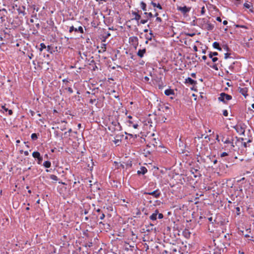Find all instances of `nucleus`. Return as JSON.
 Listing matches in <instances>:
<instances>
[{
	"instance_id": "obj_1",
	"label": "nucleus",
	"mask_w": 254,
	"mask_h": 254,
	"mask_svg": "<svg viewBox=\"0 0 254 254\" xmlns=\"http://www.w3.org/2000/svg\"><path fill=\"white\" fill-rule=\"evenodd\" d=\"M232 98V97L231 95L223 92L220 94V96L218 99L219 101H221L224 103H226L227 101L231 100Z\"/></svg>"
},
{
	"instance_id": "obj_2",
	"label": "nucleus",
	"mask_w": 254,
	"mask_h": 254,
	"mask_svg": "<svg viewBox=\"0 0 254 254\" xmlns=\"http://www.w3.org/2000/svg\"><path fill=\"white\" fill-rule=\"evenodd\" d=\"M144 194H148V195H152L154 197L156 198H159L161 193V192L159 190V189H157L152 192H144L143 193Z\"/></svg>"
},
{
	"instance_id": "obj_3",
	"label": "nucleus",
	"mask_w": 254,
	"mask_h": 254,
	"mask_svg": "<svg viewBox=\"0 0 254 254\" xmlns=\"http://www.w3.org/2000/svg\"><path fill=\"white\" fill-rule=\"evenodd\" d=\"M32 156L35 158L37 159L38 161L37 163L38 164H41L43 161V157L41 156L40 153L38 151H34L32 153Z\"/></svg>"
},
{
	"instance_id": "obj_4",
	"label": "nucleus",
	"mask_w": 254,
	"mask_h": 254,
	"mask_svg": "<svg viewBox=\"0 0 254 254\" xmlns=\"http://www.w3.org/2000/svg\"><path fill=\"white\" fill-rule=\"evenodd\" d=\"M177 10L181 11L184 15L189 12L190 10V7L184 6H177Z\"/></svg>"
},
{
	"instance_id": "obj_5",
	"label": "nucleus",
	"mask_w": 254,
	"mask_h": 254,
	"mask_svg": "<svg viewBox=\"0 0 254 254\" xmlns=\"http://www.w3.org/2000/svg\"><path fill=\"white\" fill-rule=\"evenodd\" d=\"M246 125L243 124V125L240 126V127H234L237 132L240 133V134L244 135L245 132V127Z\"/></svg>"
},
{
	"instance_id": "obj_6",
	"label": "nucleus",
	"mask_w": 254,
	"mask_h": 254,
	"mask_svg": "<svg viewBox=\"0 0 254 254\" xmlns=\"http://www.w3.org/2000/svg\"><path fill=\"white\" fill-rule=\"evenodd\" d=\"M132 14L134 15V17L132 19V20H135L137 21V25H139V21L141 18V16L139 14V11L138 10L137 12L136 11H132Z\"/></svg>"
},
{
	"instance_id": "obj_7",
	"label": "nucleus",
	"mask_w": 254,
	"mask_h": 254,
	"mask_svg": "<svg viewBox=\"0 0 254 254\" xmlns=\"http://www.w3.org/2000/svg\"><path fill=\"white\" fill-rule=\"evenodd\" d=\"M73 31H74L75 32L78 31L80 33H84L83 29V28L81 26L78 27V28H74L73 27V26H70V28H69V32L70 33H71Z\"/></svg>"
},
{
	"instance_id": "obj_8",
	"label": "nucleus",
	"mask_w": 254,
	"mask_h": 254,
	"mask_svg": "<svg viewBox=\"0 0 254 254\" xmlns=\"http://www.w3.org/2000/svg\"><path fill=\"white\" fill-rule=\"evenodd\" d=\"M138 38L136 36H132L129 38V42L134 45H138Z\"/></svg>"
},
{
	"instance_id": "obj_9",
	"label": "nucleus",
	"mask_w": 254,
	"mask_h": 254,
	"mask_svg": "<svg viewBox=\"0 0 254 254\" xmlns=\"http://www.w3.org/2000/svg\"><path fill=\"white\" fill-rule=\"evenodd\" d=\"M112 125L116 127L117 130H121L122 129V127L120 123L118 121H113L112 122Z\"/></svg>"
},
{
	"instance_id": "obj_10",
	"label": "nucleus",
	"mask_w": 254,
	"mask_h": 254,
	"mask_svg": "<svg viewBox=\"0 0 254 254\" xmlns=\"http://www.w3.org/2000/svg\"><path fill=\"white\" fill-rule=\"evenodd\" d=\"M186 83H188L190 85H195L197 83L196 81L193 80L190 77H188L186 79Z\"/></svg>"
},
{
	"instance_id": "obj_11",
	"label": "nucleus",
	"mask_w": 254,
	"mask_h": 254,
	"mask_svg": "<svg viewBox=\"0 0 254 254\" xmlns=\"http://www.w3.org/2000/svg\"><path fill=\"white\" fill-rule=\"evenodd\" d=\"M7 12V10L5 8L0 9V19L3 20V18L5 16Z\"/></svg>"
},
{
	"instance_id": "obj_12",
	"label": "nucleus",
	"mask_w": 254,
	"mask_h": 254,
	"mask_svg": "<svg viewBox=\"0 0 254 254\" xmlns=\"http://www.w3.org/2000/svg\"><path fill=\"white\" fill-rule=\"evenodd\" d=\"M147 172V169H146V167H141L140 168V170L137 171V174H138V175H140V174L144 175Z\"/></svg>"
},
{
	"instance_id": "obj_13",
	"label": "nucleus",
	"mask_w": 254,
	"mask_h": 254,
	"mask_svg": "<svg viewBox=\"0 0 254 254\" xmlns=\"http://www.w3.org/2000/svg\"><path fill=\"white\" fill-rule=\"evenodd\" d=\"M164 93L166 96H170L171 95H174L175 94V92H174V90L171 89H168L166 90L164 92Z\"/></svg>"
},
{
	"instance_id": "obj_14",
	"label": "nucleus",
	"mask_w": 254,
	"mask_h": 254,
	"mask_svg": "<svg viewBox=\"0 0 254 254\" xmlns=\"http://www.w3.org/2000/svg\"><path fill=\"white\" fill-rule=\"evenodd\" d=\"M146 52V49H140L138 50L137 53V55L138 57H140V58H142L143 56H144V54Z\"/></svg>"
},
{
	"instance_id": "obj_15",
	"label": "nucleus",
	"mask_w": 254,
	"mask_h": 254,
	"mask_svg": "<svg viewBox=\"0 0 254 254\" xmlns=\"http://www.w3.org/2000/svg\"><path fill=\"white\" fill-rule=\"evenodd\" d=\"M239 92L245 97H246L248 95V94H247V89L246 88H240Z\"/></svg>"
},
{
	"instance_id": "obj_16",
	"label": "nucleus",
	"mask_w": 254,
	"mask_h": 254,
	"mask_svg": "<svg viewBox=\"0 0 254 254\" xmlns=\"http://www.w3.org/2000/svg\"><path fill=\"white\" fill-rule=\"evenodd\" d=\"M213 47L214 48L216 49L219 51L222 50V48L220 47L219 43L217 42H214L213 43Z\"/></svg>"
},
{
	"instance_id": "obj_17",
	"label": "nucleus",
	"mask_w": 254,
	"mask_h": 254,
	"mask_svg": "<svg viewBox=\"0 0 254 254\" xmlns=\"http://www.w3.org/2000/svg\"><path fill=\"white\" fill-rule=\"evenodd\" d=\"M63 123H64L65 124L64 125H63V126L60 125V127H59V126L57 127V128H60L62 130H65L66 128L65 124L67 123V122L66 121H61V124H63Z\"/></svg>"
},
{
	"instance_id": "obj_18",
	"label": "nucleus",
	"mask_w": 254,
	"mask_h": 254,
	"mask_svg": "<svg viewBox=\"0 0 254 254\" xmlns=\"http://www.w3.org/2000/svg\"><path fill=\"white\" fill-rule=\"evenodd\" d=\"M101 50L98 51V53H102L106 51V44H102L101 45Z\"/></svg>"
},
{
	"instance_id": "obj_19",
	"label": "nucleus",
	"mask_w": 254,
	"mask_h": 254,
	"mask_svg": "<svg viewBox=\"0 0 254 254\" xmlns=\"http://www.w3.org/2000/svg\"><path fill=\"white\" fill-rule=\"evenodd\" d=\"M244 6L246 7L247 9H249L251 11H253V5H250V4L248 3L247 2H245L244 4Z\"/></svg>"
},
{
	"instance_id": "obj_20",
	"label": "nucleus",
	"mask_w": 254,
	"mask_h": 254,
	"mask_svg": "<svg viewBox=\"0 0 254 254\" xmlns=\"http://www.w3.org/2000/svg\"><path fill=\"white\" fill-rule=\"evenodd\" d=\"M128 123L129 124L128 126L129 127H132L134 128H137L138 127V124H134L132 121H128Z\"/></svg>"
},
{
	"instance_id": "obj_21",
	"label": "nucleus",
	"mask_w": 254,
	"mask_h": 254,
	"mask_svg": "<svg viewBox=\"0 0 254 254\" xmlns=\"http://www.w3.org/2000/svg\"><path fill=\"white\" fill-rule=\"evenodd\" d=\"M222 141L224 143H226V144H228V143H230L231 144V145L232 146L234 147V145H233V143L231 141L229 138H227L226 139L224 140V137L223 138V139H222Z\"/></svg>"
},
{
	"instance_id": "obj_22",
	"label": "nucleus",
	"mask_w": 254,
	"mask_h": 254,
	"mask_svg": "<svg viewBox=\"0 0 254 254\" xmlns=\"http://www.w3.org/2000/svg\"><path fill=\"white\" fill-rule=\"evenodd\" d=\"M43 166L46 168H49L51 166V163L49 161H45L43 163Z\"/></svg>"
},
{
	"instance_id": "obj_23",
	"label": "nucleus",
	"mask_w": 254,
	"mask_h": 254,
	"mask_svg": "<svg viewBox=\"0 0 254 254\" xmlns=\"http://www.w3.org/2000/svg\"><path fill=\"white\" fill-rule=\"evenodd\" d=\"M206 23H207L206 29L209 31L212 30L214 28V26L212 24L208 23L207 21Z\"/></svg>"
},
{
	"instance_id": "obj_24",
	"label": "nucleus",
	"mask_w": 254,
	"mask_h": 254,
	"mask_svg": "<svg viewBox=\"0 0 254 254\" xmlns=\"http://www.w3.org/2000/svg\"><path fill=\"white\" fill-rule=\"evenodd\" d=\"M140 5H141V7L142 8V9L144 11H146L147 10L146 9V4L145 2H144L143 1H141L140 2Z\"/></svg>"
},
{
	"instance_id": "obj_25",
	"label": "nucleus",
	"mask_w": 254,
	"mask_h": 254,
	"mask_svg": "<svg viewBox=\"0 0 254 254\" xmlns=\"http://www.w3.org/2000/svg\"><path fill=\"white\" fill-rule=\"evenodd\" d=\"M218 55V53L216 52H209L208 56L210 58H213V56H216Z\"/></svg>"
},
{
	"instance_id": "obj_26",
	"label": "nucleus",
	"mask_w": 254,
	"mask_h": 254,
	"mask_svg": "<svg viewBox=\"0 0 254 254\" xmlns=\"http://www.w3.org/2000/svg\"><path fill=\"white\" fill-rule=\"evenodd\" d=\"M151 3L153 6V7H157V8H159L160 9H162V7L161 5L159 3H158L157 4L156 3H155V2H153V1H152Z\"/></svg>"
},
{
	"instance_id": "obj_27",
	"label": "nucleus",
	"mask_w": 254,
	"mask_h": 254,
	"mask_svg": "<svg viewBox=\"0 0 254 254\" xmlns=\"http://www.w3.org/2000/svg\"><path fill=\"white\" fill-rule=\"evenodd\" d=\"M157 216L156 215V214L153 213L152 215L150 216V219L152 221H155L157 219Z\"/></svg>"
},
{
	"instance_id": "obj_28",
	"label": "nucleus",
	"mask_w": 254,
	"mask_h": 254,
	"mask_svg": "<svg viewBox=\"0 0 254 254\" xmlns=\"http://www.w3.org/2000/svg\"><path fill=\"white\" fill-rule=\"evenodd\" d=\"M144 14L146 15L147 19H148L153 16V15L151 12L148 13V12H145L144 13Z\"/></svg>"
},
{
	"instance_id": "obj_29",
	"label": "nucleus",
	"mask_w": 254,
	"mask_h": 254,
	"mask_svg": "<svg viewBox=\"0 0 254 254\" xmlns=\"http://www.w3.org/2000/svg\"><path fill=\"white\" fill-rule=\"evenodd\" d=\"M108 129L112 132H114V131L117 130L116 127H114L112 125H111L108 127Z\"/></svg>"
},
{
	"instance_id": "obj_30",
	"label": "nucleus",
	"mask_w": 254,
	"mask_h": 254,
	"mask_svg": "<svg viewBox=\"0 0 254 254\" xmlns=\"http://www.w3.org/2000/svg\"><path fill=\"white\" fill-rule=\"evenodd\" d=\"M31 137L32 140H35L38 138V136L36 133H33L31 134Z\"/></svg>"
},
{
	"instance_id": "obj_31",
	"label": "nucleus",
	"mask_w": 254,
	"mask_h": 254,
	"mask_svg": "<svg viewBox=\"0 0 254 254\" xmlns=\"http://www.w3.org/2000/svg\"><path fill=\"white\" fill-rule=\"evenodd\" d=\"M50 178L51 179H52L54 181H57L58 180V177L55 175H51Z\"/></svg>"
},
{
	"instance_id": "obj_32",
	"label": "nucleus",
	"mask_w": 254,
	"mask_h": 254,
	"mask_svg": "<svg viewBox=\"0 0 254 254\" xmlns=\"http://www.w3.org/2000/svg\"><path fill=\"white\" fill-rule=\"evenodd\" d=\"M40 51L41 52L44 49L46 48V46L45 45L44 43H41L40 44Z\"/></svg>"
},
{
	"instance_id": "obj_33",
	"label": "nucleus",
	"mask_w": 254,
	"mask_h": 254,
	"mask_svg": "<svg viewBox=\"0 0 254 254\" xmlns=\"http://www.w3.org/2000/svg\"><path fill=\"white\" fill-rule=\"evenodd\" d=\"M207 65H209V63H206ZM210 66L212 68H213V69H215V70H218V67H217V66L216 64L213 65H210Z\"/></svg>"
},
{
	"instance_id": "obj_34",
	"label": "nucleus",
	"mask_w": 254,
	"mask_h": 254,
	"mask_svg": "<svg viewBox=\"0 0 254 254\" xmlns=\"http://www.w3.org/2000/svg\"><path fill=\"white\" fill-rule=\"evenodd\" d=\"M148 21V19H141L140 22L139 21V23H140V24H145Z\"/></svg>"
},
{
	"instance_id": "obj_35",
	"label": "nucleus",
	"mask_w": 254,
	"mask_h": 254,
	"mask_svg": "<svg viewBox=\"0 0 254 254\" xmlns=\"http://www.w3.org/2000/svg\"><path fill=\"white\" fill-rule=\"evenodd\" d=\"M228 155V154L227 152H224L220 154L221 157H224L225 156H227Z\"/></svg>"
},
{
	"instance_id": "obj_36",
	"label": "nucleus",
	"mask_w": 254,
	"mask_h": 254,
	"mask_svg": "<svg viewBox=\"0 0 254 254\" xmlns=\"http://www.w3.org/2000/svg\"><path fill=\"white\" fill-rule=\"evenodd\" d=\"M231 54L230 53H225V55H224V58L225 59H227L229 58H230V56Z\"/></svg>"
},
{
	"instance_id": "obj_37",
	"label": "nucleus",
	"mask_w": 254,
	"mask_h": 254,
	"mask_svg": "<svg viewBox=\"0 0 254 254\" xmlns=\"http://www.w3.org/2000/svg\"><path fill=\"white\" fill-rule=\"evenodd\" d=\"M186 35L187 36H189L190 37H193L195 35V33H186Z\"/></svg>"
},
{
	"instance_id": "obj_38",
	"label": "nucleus",
	"mask_w": 254,
	"mask_h": 254,
	"mask_svg": "<svg viewBox=\"0 0 254 254\" xmlns=\"http://www.w3.org/2000/svg\"><path fill=\"white\" fill-rule=\"evenodd\" d=\"M223 115L225 117H227L228 115V111L226 110H224L223 111Z\"/></svg>"
},
{
	"instance_id": "obj_39",
	"label": "nucleus",
	"mask_w": 254,
	"mask_h": 254,
	"mask_svg": "<svg viewBox=\"0 0 254 254\" xmlns=\"http://www.w3.org/2000/svg\"><path fill=\"white\" fill-rule=\"evenodd\" d=\"M65 89L67 90V91L70 94L72 93L73 92L72 89L71 87H68V88H66Z\"/></svg>"
},
{
	"instance_id": "obj_40",
	"label": "nucleus",
	"mask_w": 254,
	"mask_h": 254,
	"mask_svg": "<svg viewBox=\"0 0 254 254\" xmlns=\"http://www.w3.org/2000/svg\"><path fill=\"white\" fill-rule=\"evenodd\" d=\"M201 14L202 15L204 14L205 12V8H204V6H203L202 8H201Z\"/></svg>"
},
{
	"instance_id": "obj_41",
	"label": "nucleus",
	"mask_w": 254,
	"mask_h": 254,
	"mask_svg": "<svg viewBox=\"0 0 254 254\" xmlns=\"http://www.w3.org/2000/svg\"><path fill=\"white\" fill-rule=\"evenodd\" d=\"M197 20L199 22H201V23L206 22L205 21V18L198 19Z\"/></svg>"
},
{
	"instance_id": "obj_42",
	"label": "nucleus",
	"mask_w": 254,
	"mask_h": 254,
	"mask_svg": "<svg viewBox=\"0 0 254 254\" xmlns=\"http://www.w3.org/2000/svg\"><path fill=\"white\" fill-rule=\"evenodd\" d=\"M110 36H111V34L109 32H108L107 33H106V35L104 36V38H105V39H107Z\"/></svg>"
},
{
	"instance_id": "obj_43",
	"label": "nucleus",
	"mask_w": 254,
	"mask_h": 254,
	"mask_svg": "<svg viewBox=\"0 0 254 254\" xmlns=\"http://www.w3.org/2000/svg\"><path fill=\"white\" fill-rule=\"evenodd\" d=\"M212 59V61L213 62V63H215L216 62V61H218V59L216 57H213L212 58H211Z\"/></svg>"
},
{
	"instance_id": "obj_44",
	"label": "nucleus",
	"mask_w": 254,
	"mask_h": 254,
	"mask_svg": "<svg viewBox=\"0 0 254 254\" xmlns=\"http://www.w3.org/2000/svg\"><path fill=\"white\" fill-rule=\"evenodd\" d=\"M157 216H158V218L159 219H162V218H163V214H162V213H159V214L157 215Z\"/></svg>"
},
{
	"instance_id": "obj_45",
	"label": "nucleus",
	"mask_w": 254,
	"mask_h": 254,
	"mask_svg": "<svg viewBox=\"0 0 254 254\" xmlns=\"http://www.w3.org/2000/svg\"><path fill=\"white\" fill-rule=\"evenodd\" d=\"M95 101H96V99H91L90 100V101H89V103H90V104H94V103Z\"/></svg>"
},
{
	"instance_id": "obj_46",
	"label": "nucleus",
	"mask_w": 254,
	"mask_h": 254,
	"mask_svg": "<svg viewBox=\"0 0 254 254\" xmlns=\"http://www.w3.org/2000/svg\"><path fill=\"white\" fill-rule=\"evenodd\" d=\"M105 217V215L104 213H102L100 217V219L101 220H103Z\"/></svg>"
},
{
	"instance_id": "obj_47",
	"label": "nucleus",
	"mask_w": 254,
	"mask_h": 254,
	"mask_svg": "<svg viewBox=\"0 0 254 254\" xmlns=\"http://www.w3.org/2000/svg\"><path fill=\"white\" fill-rule=\"evenodd\" d=\"M156 20L157 21L159 22H162V19L160 17H156Z\"/></svg>"
},
{
	"instance_id": "obj_48",
	"label": "nucleus",
	"mask_w": 254,
	"mask_h": 254,
	"mask_svg": "<svg viewBox=\"0 0 254 254\" xmlns=\"http://www.w3.org/2000/svg\"><path fill=\"white\" fill-rule=\"evenodd\" d=\"M120 141V139L118 138H115V140L114 141L115 144L118 143Z\"/></svg>"
},
{
	"instance_id": "obj_49",
	"label": "nucleus",
	"mask_w": 254,
	"mask_h": 254,
	"mask_svg": "<svg viewBox=\"0 0 254 254\" xmlns=\"http://www.w3.org/2000/svg\"><path fill=\"white\" fill-rule=\"evenodd\" d=\"M162 109L163 111L165 112V110L166 111L167 110L169 109V107L168 106H165L164 108H162Z\"/></svg>"
},
{
	"instance_id": "obj_50",
	"label": "nucleus",
	"mask_w": 254,
	"mask_h": 254,
	"mask_svg": "<svg viewBox=\"0 0 254 254\" xmlns=\"http://www.w3.org/2000/svg\"><path fill=\"white\" fill-rule=\"evenodd\" d=\"M2 109H3L5 111H7L8 110V109L7 108H6L4 106H2L1 107Z\"/></svg>"
},
{
	"instance_id": "obj_51",
	"label": "nucleus",
	"mask_w": 254,
	"mask_h": 254,
	"mask_svg": "<svg viewBox=\"0 0 254 254\" xmlns=\"http://www.w3.org/2000/svg\"><path fill=\"white\" fill-rule=\"evenodd\" d=\"M34 55L32 53H31L30 55H28V57L30 59H31L33 57Z\"/></svg>"
},
{
	"instance_id": "obj_52",
	"label": "nucleus",
	"mask_w": 254,
	"mask_h": 254,
	"mask_svg": "<svg viewBox=\"0 0 254 254\" xmlns=\"http://www.w3.org/2000/svg\"><path fill=\"white\" fill-rule=\"evenodd\" d=\"M236 209L238 214H239L240 213V208L239 207H236Z\"/></svg>"
},
{
	"instance_id": "obj_53",
	"label": "nucleus",
	"mask_w": 254,
	"mask_h": 254,
	"mask_svg": "<svg viewBox=\"0 0 254 254\" xmlns=\"http://www.w3.org/2000/svg\"><path fill=\"white\" fill-rule=\"evenodd\" d=\"M7 111H8V114L9 115H11L12 114V113H13V112H12V111L11 110H8Z\"/></svg>"
},
{
	"instance_id": "obj_54",
	"label": "nucleus",
	"mask_w": 254,
	"mask_h": 254,
	"mask_svg": "<svg viewBox=\"0 0 254 254\" xmlns=\"http://www.w3.org/2000/svg\"><path fill=\"white\" fill-rule=\"evenodd\" d=\"M216 20L219 21V22H221V21H222L221 18H220V17H217L216 18Z\"/></svg>"
},
{
	"instance_id": "obj_55",
	"label": "nucleus",
	"mask_w": 254,
	"mask_h": 254,
	"mask_svg": "<svg viewBox=\"0 0 254 254\" xmlns=\"http://www.w3.org/2000/svg\"><path fill=\"white\" fill-rule=\"evenodd\" d=\"M191 76L192 77H194V78H195L196 77V74L195 73H192L191 74Z\"/></svg>"
},
{
	"instance_id": "obj_56",
	"label": "nucleus",
	"mask_w": 254,
	"mask_h": 254,
	"mask_svg": "<svg viewBox=\"0 0 254 254\" xmlns=\"http://www.w3.org/2000/svg\"><path fill=\"white\" fill-rule=\"evenodd\" d=\"M154 214H156V215L157 216V215L159 214V211L158 210L156 209L155 210L154 213H153Z\"/></svg>"
},
{
	"instance_id": "obj_57",
	"label": "nucleus",
	"mask_w": 254,
	"mask_h": 254,
	"mask_svg": "<svg viewBox=\"0 0 254 254\" xmlns=\"http://www.w3.org/2000/svg\"><path fill=\"white\" fill-rule=\"evenodd\" d=\"M213 254H221L220 252L218 251H215L214 253H213Z\"/></svg>"
},
{
	"instance_id": "obj_58",
	"label": "nucleus",
	"mask_w": 254,
	"mask_h": 254,
	"mask_svg": "<svg viewBox=\"0 0 254 254\" xmlns=\"http://www.w3.org/2000/svg\"><path fill=\"white\" fill-rule=\"evenodd\" d=\"M144 80L145 81H148L149 80V78L147 76H145L144 77Z\"/></svg>"
},
{
	"instance_id": "obj_59",
	"label": "nucleus",
	"mask_w": 254,
	"mask_h": 254,
	"mask_svg": "<svg viewBox=\"0 0 254 254\" xmlns=\"http://www.w3.org/2000/svg\"><path fill=\"white\" fill-rule=\"evenodd\" d=\"M166 120H167V119L166 118H165L164 117H163L162 118V121L163 122V123H165L166 122Z\"/></svg>"
},
{
	"instance_id": "obj_60",
	"label": "nucleus",
	"mask_w": 254,
	"mask_h": 254,
	"mask_svg": "<svg viewBox=\"0 0 254 254\" xmlns=\"http://www.w3.org/2000/svg\"><path fill=\"white\" fill-rule=\"evenodd\" d=\"M24 154L25 156H28L29 154V153L27 151H24Z\"/></svg>"
},
{
	"instance_id": "obj_61",
	"label": "nucleus",
	"mask_w": 254,
	"mask_h": 254,
	"mask_svg": "<svg viewBox=\"0 0 254 254\" xmlns=\"http://www.w3.org/2000/svg\"><path fill=\"white\" fill-rule=\"evenodd\" d=\"M202 59L203 60H206L207 59V57L206 56H203L202 57Z\"/></svg>"
},
{
	"instance_id": "obj_62",
	"label": "nucleus",
	"mask_w": 254,
	"mask_h": 254,
	"mask_svg": "<svg viewBox=\"0 0 254 254\" xmlns=\"http://www.w3.org/2000/svg\"><path fill=\"white\" fill-rule=\"evenodd\" d=\"M227 23H228V22H227V20H224V21H223V24L224 25H227Z\"/></svg>"
},
{
	"instance_id": "obj_63",
	"label": "nucleus",
	"mask_w": 254,
	"mask_h": 254,
	"mask_svg": "<svg viewBox=\"0 0 254 254\" xmlns=\"http://www.w3.org/2000/svg\"><path fill=\"white\" fill-rule=\"evenodd\" d=\"M30 113L32 116H33L35 114V112L33 111H30Z\"/></svg>"
},
{
	"instance_id": "obj_64",
	"label": "nucleus",
	"mask_w": 254,
	"mask_h": 254,
	"mask_svg": "<svg viewBox=\"0 0 254 254\" xmlns=\"http://www.w3.org/2000/svg\"><path fill=\"white\" fill-rule=\"evenodd\" d=\"M88 212L87 210L85 209V210H84V212H83V213H84L85 215H86V214H87L88 213Z\"/></svg>"
}]
</instances>
